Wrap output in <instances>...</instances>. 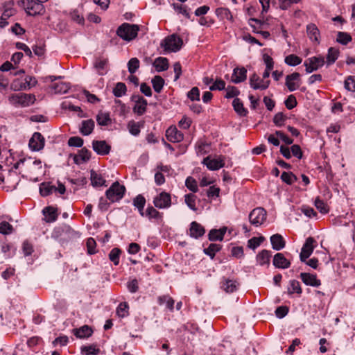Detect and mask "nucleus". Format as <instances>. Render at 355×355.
<instances>
[{"label":"nucleus","instance_id":"obj_1","mask_svg":"<svg viewBox=\"0 0 355 355\" xmlns=\"http://www.w3.org/2000/svg\"><path fill=\"white\" fill-rule=\"evenodd\" d=\"M18 5L21 6L29 16L42 15L45 12L44 5L35 0H20Z\"/></svg>","mask_w":355,"mask_h":355},{"label":"nucleus","instance_id":"obj_2","mask_svg":"<svg viewBox=\"0 0 355 355\" xmlns=\"http://www.w3.org/2000/svg\"><path fill=\"white\" fill-rule=\"evenodd\" d=\"M161 47L167 53L177 52L180 50L183 45L182 39L177 34H172L165 37L161 42Z\"/></svg>","mask_w":355,"mask_h":355},{"label":"nucleus","instance_id":"obj_3","mask_svg":"<svg viewBox=\"0 0 355 355\" xmlns=\"http://www.w3.org/2000/svg\"><path fill=\"white\" fill-rule=\"evenodd\" d=\"M10 104L16 107H28L35 101V96L31 94H13L8 97Z\"/></svg>","mask_w":355,"mask_h":355},{"label":"nucleus","instance_id":"obj_4","mask_svg":"<svg viewBox=\"0 0 355 355\" xmlns=\"http://www.w3.org/2000/svg\"><path fill=\"white\" fill-rule=\"evenodd\" d=\"M138 31L139 27L136 24H121L117 28L116 34L123 40L129 42L137 37Z\"/></svg>","mask_w":355,"mask_h":355},{"label":"nucleus","instance_id":"obj_5","mask_svg":"<svg viewBox=\"0 0 355 355\" xmlns=\"http://www.w3.org/2000/svg\"><path fill=\"white\" fill-rule=\"evenodd\" d=\"M21 165L25 166L27 172L31 174H37L42 171V162L40 159H33L31 157L20 159L14 165L15 168H18Z\"/></svg>","mask_w":355,"mask_h":355},{"label":"nucleus","instance_id":"obj_6","mask_svg":"<svg viewBox=\"0 0 355 355\" xmlns=\"http://www.w3.org/2000/svg\"><path fill=\"white\" fill-rule=\"evenodd\" d=\"M125 191V187L121 185L118 182H115L106 191V198L112 202H117L123 198Z\"/></svg>","mask_w":355,"mask_h":355},{"label":"nucleus","instance_id":"obj_7","mask_svg":"<svg viewBox=\"0 0 355 355\" xmlns=\"http://www.w3.org/2000/svg\"><path fill=\"white\" fill-rule=\"evenodd\" d=\"M266 211L261 207L254 209L249 214V220L250 223L258 227L263 223L266 219Z\"/></svg>","mask_w":355,"mask_h":355},{"label":"nucleus","instance_id":"obj_8","mask_svg":"<svg viewBox=\"0 0 355 355\" xmlns=\"http://www.w3.org/2000/svg\"><path fill=\"white\" fill-rule=\"evenodd\" d=\"M317 245L316 241L313 237H308L304 244L302 246L301 250V252L300 254V261L302 262H305L306 259H308L312 254L314 248Z\"/></svg>","mask_w":355,"mask_h":355},{"label":"nucleus","instance_id":"obj_9","mask_svg":"<svg viewBox=\"0 0 355 355\" xmlns=\"http://www.w3.org/2000/svg\"><path fill=\"white\" fill-rule=\"evenodd\" d=\"M154 206L158 209H167L171 205V195L165 191L161 192L153 199Z\"/></svg>","mask_w":355,"mask_h":355},{"label":"nucleus","instance_id":"obj_10","mask_svg":"<svg viewBox=\"0 0 355 355\" xmlns=\"http://www.w3.org/2000/svg\"><path fill=\"white\" fill-rule=\"evenodd\" d=\"M93 65L99 76H104L108 71V58L103 56L96 57L94 61Z\"/></svg>","mask_w":355,"mask_h":355},{"label":"nucleus","instance_id":"obj_11","mask_svg":"<svg viewBox=\"0 0 355 355\" xmlns=\"http://www.w3.org/2000/svg\"><path fill=\"white\" fill-rule=\"evenodd\" d=\"M324 64V59L323 57H311L304 62L306 67V72L310 73L316 71Z\"/></svg>","mask_w":355,"mask_h":355},{"label":"nucleus","instance_id":"obj_12","mask_svg":"<svg viewBox=\"0 0 355 355\" xmlns=\"http://www.w3.org/2000/svg\"><path fill=\"white\" fill-rule=\"evenodd\" d=\"M202 164L206 165L208 169L211 171H216L225 166V160L222 156H219L217 158L214 159H211L208 156L204 158Z\"/></svg>","mask_w":355,"mask_h":355},{"label":"nucleus","instance_id":"obj_13","mask_svg":"<svg viewBox=\"0 0 355 355\" xmlns=\"http://www.w3.org/2000/svg\"><path fill=\"white\" fill-rule=\"evenodd\" d=\"M249 83L250 87L254 89L264 90L269 87L270 80H264L263 79L260 78L257 74L254 73L250 77Z\"/></svg>","mask_w":355,"mask_h":355},{"label":"nucleus","instance_id":"obj_14","mask_svg":"<svg viewBox=\"0 0 355 355\" xmlns=\"http://www.w3.org/2000/svg\"><path fill=\"white\" fill-rule=\"evenodd\" d=\"M29 147L31 150L39 151L44 146V138L40 132H35L29 141Z\"/></svg>","mask_w":355,"mask_h":355},{"label":"nucleus","instance_id":"obj_15","mask_svg":"<svg viewBox=\"0 0 355 355\" xmlns=\"http://www.w3.org/2000/svg\"><path fill=\"white\" fill-rule=\"evenodd\" d=\"M300 278L303 283L306 286L318 287L321 285V281L317 278V275L315 274L302 272L300 273Z\"/></svg>","mask_w":355,"mask_h":355},{"label":"nucleus","instance_id":"obj_16","mask_svg":"<svg viewBox=\"0 0 355 355\" xmlns=\"http://www.w3.org/2000/svg\"><path fill=\"white\" fill-rule=\"evenodd\" d=\"M167 139L173 143L180 142L183 140V134L175 126L169 127L166 132Z\"/></svg>","mask_w":355,"mask_h":355},{"label":"nucleus","instance_id":"obj_17","mask_svg":"<svg viewBox=\"0 0 355 355\" xmlns=\"http://www.w3.org/2000/svg\"><path fill=\"white\" fill-rule=\"evenodd\" d=\"M300 73L297 72L286 76V85L290 92L295 91L300 87Z\"/></svg>","mask_w":355,"mask_h":355},{"label":"nucleus","instance_id":"obj_18","mask_svg":"<svg viewBox=\"0 0 355 355\" xmlns=\"http://www.w3.org/2000/svg\"><path fill=\"white\" fill-rule=\"evenodd\" d=\"M272 263L275 268L281 269L288 268L291 266V261L282 253H277L274 256Z\"/></svg>","mask_w":355,"mask_h":355},{"label":"nucleus","instance_id":"obj_19","mask_svg":"<svg viewBox=\"0 0 355 355\" xmlns=\"http://www.w3.org/2000/svg\"><path fill=\"white\" fill-rule=\"evenodd\" d=\"M94 150L98 155H105L109 154L111 147L105 141H94L92 142Z\"/></svg>","mask_w":355,"mask_h":355},{"label":"nucleus","instance_id":"obj_20","mask_svg":"<svg viewBox=\"0 0 355 355\" xmlns=\"http://www.w3.org/2000/svg\"><path fill=\"white\" fill-rule=\"evenodd\" d=\"M205 233V228L198 223L193 221L190 225L189 235L194 239L202 236Z\"/></svg>","mask_w":355,"mask_h":355},{"label":"nucleus","instance_id":"obj_21","mask_svg":"<svg viewBox=\"0 0 355 355\" xmlns=\"http://www.w3.org/2000/svg\"><path fill=\"white\" fill-rule=\"evenodd\" d=\"M147 104V101L142 96H137L133 112L138 115L144 114L146 111Z\"/></svg>","mask_w":355,"mask_h":355},{"label":"nucleus","instance_id":"obj_22","mask_svg":"<svg viewBox=\"0 0 355 355\" xmlns=\"http://www.w3.org/2000/svg\"><path fill=\"white\" fill-rule=\"evenodd\" d=\"M247 78V70L244 67L235 68L234 69L232 81L236 84L240 83L245 80Z\"/></svg>","mask_w":355,"mask_h":355},{"label":"nucleus","instance_id":"obj_23","mask_svg":"<svg viewBox=\"0 0 355 355\" xmlns=\"http://www.w3.org/2000/svg\"><path fill=\"white\" fill-rule=\"evenodd\" d=\"M215 12L219 21H234L235 19L228 8H218L216 9Z\"/></svg>","mask_w":355,"mask_h":355},{"label":"nucleus","instance_id":"obj_24","mask_svg":"<svg viewBox=\"0 0 355 355\" xmlns=\"http://www.w3.org/2000/svg\"><path fill=\"white\" fill-rule=\"evenodd\" d=\"M307 35L311 40L320 42V34L318 28L315 24H309L306 26Z\"/></svg>","mask_w":355,"mask_h":355},{"label":"nucleus","instance_id":"obj_25","mask_svg":"<svg viewBox=\"0 0 355 355\" xmlns=\"http://www.w3.org/2000/svg\"><path fill=\"white\" fill-rule=\"evenodd\" d=\"M270 243L272 248L277 251L283 249L286 245L284 238L279 234L271 236Z\"/></svg>","mask_w":355,"mask_h":355},{"label":"nucleus","instance_id":"obj_26","mask_svg":"<svg viewBox=\"0 0 355 355\" xmlns=\"http://www.w3.org/2000/svg\"><path fill=\"white\" fill-rule=\"evenodd\" d=\"M13 5V1H10L5 5L4 10L1 16L0 17V22H6L7 19H8L11 16L15 15V10L12 8Z\"/></svg>","mask_w":355,"mask_h":355},{"label":"nucleus","instance_id":"obj_27","mask_svg":"<svg viewBox=\"0 0 355 355\" xmlns=\"http://www.w3.org/2000/svg\"><path fill=\"white\" fill-rule=\"evenodd\" d=\"M270 252L267 250H262L261 252L258 253L257 255L256 259L257 262L260 266L270 264Z\"/></svg>","mask_w":355,"mask_h":355},{"label":"nucleus","instance_id":"obj_28","mask_svg":"<svg viewBox=\"0 0 355 355\" xmlns=\"http://www.w3.org/2000/svg\"><path fill=\"white\" fill-rule=\"evenodd\" d=\"M42 212L44 216V220L47 223H53L58 218L56 209L52 207H45Z\"/></svg>","mask_w":355,"mask_h":355},{"label":"nucleus","instance_id":"obj_29","mask_svg":"<svg viewBox=\"0 0 355 355\" xmlns=\"http://www.w3.org/2000/svg\"><path fill=\"white\" fill-rule=\"evenodd\" d=\"M90 152L86 148H82L79 153L75 155L73 159L76 164H81L90 158Z\"/></svg>","mask_w":355,"mask_h":355},{"label":"nucleus","instance_id":"obj_30","mask_svg":"<svg viewBox=\"0 0 355 355\" xmlns=\"http://www.w3.org/2000/svg\"><path fill=\"white\" fill-rule=\"evenodd\" d=\"M94 128V121L92 119L85 120L82 121L80 131L83 135H90Z\"/></svg>","mask_w":355,"mask_h":355},{"label":"nucleus","instance_id":"obj_31","mask_svg":"<svg viewBox=\"0 0 355 355\" xmlns=\"http://www.w3.org/2000/svg\"><path fill=\"white\" fill-rule=\"evenodd\" d=\"M153 65L157 71L161 72L168 68V61L166 58L159 57L155 59Z\"/></svg>","mask_w":355,"mask_h":355},{"label":"nucleus","instance_id":"obj_32","mask_svg":"<svg viewBox=\"0 0 355 355\" xmlns=\"http://www.w3.org/2000/svg\"><path fill=\"white\" fill-rule=\"evenodd\" d=\"M144 125V121L135 122L132 120L128 123V129L130 133L134 136H137L140 133V129Z\"/></svg>","mask_w":355,"mask_h":355},{"label":"nucleus","instance_id":"obj_33","mask_svg":"<svg viewBox=\"0 0 355 355\" xmlns=\"http://www.w3.org/2000/svg\"><path fill=\"white\" fill-rule=\"evenodd\" d=\"M91 182L93 187H101L105 184V180L102 177L100 173L94 171V170L91 171Z\"/></svg>","mask_w":355,"mask_h":355},{"label":"nucleus","instance_id":"obj_34","mask_svg":"<svg viewBox=\"0 0 355 355\" xmlns=\"http://www.w3.org/2000/svg\"><path fill=\"white\" fill-rule=\"evenodd\" d=\"M74 334L76 337L80 338H85L90 336L92 334V330L87 325H84L79 329H73Z\"/></svg>","mask_w":355,"mask_h":355},{"label":"nucleus","instance_id":"obj_35","mask_svg":"<svg viewBox=\"0 0 355 355\" xmlns=\"http://www.w3.org/2000/svg\"><path fill=\"white\" fill-rule=\"evenodd\" d=\"M239 283L236 280L225 279L222 284V288L226 293H233L237 290Z\"/></svg>","mask_w":355,"mask_h":355},{"label":"nucleus","instance_id":"obj_36","mask_svg":"<svg viewBox=\"0 0 355 355\" xmlns=\"http://www.w3.org/2000/svg\"><path fill=\"white\" fill-rule=\"evenodd\" d=\"M144 216H146L148 219H156V220H162V214L159 212L155 208L152 206H149L147 207L146 211L144 212Z\"/></svg>","mask_w":355,"mask_h":355},{"label":"nucleus","instance_id":"obj_37","mask_svg":"<svg viewBox=\"0 0 355 355\" xmlns=\"http://www.w3.org/2000/svg\"><path fill=\"white\" fill-rule=\"evenodd\" d=\"M295 293L300 295L302 293V290L300 282L295 279H292L290 280L288 283V293L292 295Z\"/></svg>","mask_w":355,"mask_h":355},{"label":"nucleus","instance_id":"obj_38","mask_svg":"<svg viewBox=\"0 0 355 355\" xmlns=\"http://www.w3.org/2000/svg\"><path fill=\"white\" fill-rule=\"evenodd\" d=\"M146 204V199L141 195H138L133 200V205L137 207L141 216H144V208Z\"/></svg>","mask_w":355,"mask_h":355},{"label":"nucleus","instance_id":"obj_39","mask_svg":"<svg viewBox=\"0 0 355 355\" xmlns=\"http://www.w3.org/2000/svg\"><path fill=\"white\" fill-rule=\"evenodd\" d=\"M69 88V85L64 82L55 83L51 86V89L54 90V93L60 94L67 93Z\"/></svg>","mask_w":355,"mask_h":355},{"label":"nucleus","instance_id":"obj_40","mask_svg":"<svg viewBox=\"0 0 355 355\" xmlns=\"http://www.w3.org/2000/svg\"><path fill=\"white\" fill-rule=\"evenodd\" d=\"M339 53L340 52L338 49L334 47L329 48L328 50V53L327 55V65H331L334 64L338 59Z\"/></svg>","mask_w":355,"mask_h":355},{"label":"nucleus","instance_id":"obj_41","mask_svg":"<svg viewBox=\"0 0 355 355\" xmlns=\"http://www.w3.org/2000/svg\"><path fill=\"white\" fill-rule=\"evenodd\" d=\"M232 105L237 114L240 116H246L248 111L244 108L243 104L239 98H235L233 100Z\"/></svg>","mask_w":355,"mask_h":355},{"label":"nucleus","instance_id":"obj_42","mask_svg":"<svg viewBox=\"0 0 355 355\" xmlns=\"http://www.w3.org/2000/svg\"><path fill=\"white\" fill-rule=\"evenodd\" d=\"M56 190V187L49 183L43 182L40 185V193L42 196H47Z\"/></svg>","mask_w":355,"mask_h":355},{"label":"nucleus","instance_id":"obj_43","mask_svg":"<svg viewBox=\"0 0 355 355\" xmlns=\"http://www.w3.org/2000/svg\"><path fill=\"white\" fill-rule=\"evenodd\" d=\"M151 83L153 85V87L156 92L159 93L163 89L164 80L161 76H155L152 79Z\"/></svg>","mask_w":355,"mask_h":355},{"label":"nucleus","instance_id":"obj_44","mask_svg":"<svg viewBox=\"0 0 355 355\" xmlns=\"http://www.w3.org/2000/svg\"><path fill=\"white\" fill-rule=\"evenodd\" d=\"M96 121L99 125H107L111 122L108 113L99 112L96 116Z\"/></svg>","mask_w":355,"mask_h":355},{"label":"nucleus","instance_id":"obj_45","mask_svg":"<svg viewBox=\"0 0 355 355\" xmlns=\"http://www.w3.org/2000/svg\"><path fill=\"white\" fill-rule=\"evenodd\" d=\"M221 249V246L219 244L211 243L208 248L204 249V252L207 255L209 256L211 259L215 257L216 252Z\"/></svg>","mask_w":355,"mask_h":355},{"label":"nucleus","instance_id":"obj_46","mask_svg":"<svg viewBox=\"0 0 355 355\" xmlns=\"http://www.w3.org/2000/svg\"><path fill=\"white\" fill-rule=\"evenodd\" d=\"M352 41L351 35L345 32H338L337 33L336 42L343 44L347 45L349 42Z\"/></svg>","mask_w":355,"mask_h":355},{"label":"nucleus","instance_id":"obj_47","mask_svg":"<svg viewBox=\"0 0 355 355\" xmlns=\"http://www.w3.org/2000/svg\"><path fill=\"white\" fill-rule=\"evenodd\" d=\"M127 88L124 83H118L113 89V94L116 97H121L126 93Z\"/></svg>","mask_w":355,"mask_h":355},{"label":"nucleus","instance_id":"obj_48","mask_svg":"<svg viewBox=\"0 0 355 355\" xmlns=\"http://www.w3.org/2000/svg\"><path fill=\"white\" fill-rule=\"evenodd\" d=\"M281 179L288 184H292L297 180V177L291 172H283L281 175Z\"/></svg>","mask_w":355,"mask_h":355},{"label":"nucleus","instance_id":"obj_49","mask_svg":"<svg viewBox=\"0 0 355 355\" xmlns=\"http://www.w3.org/2000/svg\"><path fill=\"white\" fill-rule=\"evenodd\" d=\"M285 62L289 66H297L302 62V59L296 55L291 54L285 58Z\"/></svg>","mask_w":355,"mask_h":355},{"label":"nucleus","instance_id":"obj_50","mask_svg":"<svg viewBox=\"0 0 355 355\" xmlns=\"http://www.w3.org/2000/svg\"><path fill=\"white\" fill-rule=\"evenodd\" d=\"M315 206L318 210L322 214H327L329 211V207L327 203L323 200L317 198L315 200Z\"/></svg>","mask_w":355,"mask_h":355},{"label":"nucleus","instance_id":"obj_51","mask_svg":"<svg viewBox=\"0 0 355 355\" xmlns=\"http://www.w3.org/2000/svg\"><path fill=\"white\" fill-rule=\"evenodd\" d=\"M121 252V251L120 249L115 248H113L109 254L110 260L112 261L115 266L118 265L119 263Z\"/></svg>","mask_w":355,"mask_h":355},{"label":"nucleus","instance_id":"obj_52","mask_svg":"<svg viewBox=\"0 0 355 355\" xmlns=\"http://www.w3.org/2000/svg\"><path fill=\"white\" fill-rule=\"evenodd\" d=\"M185 203L192 210L196 211L197 209L196 206V196L192 193L185 195Z\"/></svg>","mask_w":355,"mask_h":355},{"label":"nucleus","instance_id":"obj_53","mask_svg":"<svg viewBox=\"0 0 355 355\" xmlns=\"http://www.w3.org/2000/svg\"><path fill=\"white\" fill-rule=\"evenodd\" d=\"M13 227L6 221L0 223V233L4 235L10 234L13 232Z\"/></svg>","mask_w":355,"mask_h":355},{"label":"nucleus","instance_id":"obj_54","mask_svg":"<svg viewBox=\"0 0 355 355\" xmlns=\"http://www.w3.org/2000/svg\"><path fill=\"white\" fill-rule=\"evenodd\" d=\"M264 240V237L260 236V237H253L248 240V247L249 248H251L252 250H255L257 248H258L261 243Z\"/></svg>","mask_w":355,"mask_h":355},{"label":"nucleus","instance_id":"obj_55","mask_svg":"<svg viewBox=\"0 0 355 355\" xmlns=\"http://www.w3.org/2000/svg\"><path fill=\"white\" fill-rule=\"evenodd\" d=\"M128 71L133 74L139 67V60L137 58H131L128 63Z\"/></svg>","mask_w":355,"mask_h":355},{"label":"nucleus","instance_id":"obj_56","mask_svg":"<svg viewBox=\"0 0 355 355\" xmlns=\"http://www.w3.org/2000/svg\"><path fill=\"white\" fill-rule=\"evenodd\" d=\"M160 304H166L167 307L172 311L173 309L174 300L168 295H163L159 297Z\"/></svg>","mask_w":355,"mask_h":355},{"label":"nucleus","instance_id":"obj_57","mask_svg":"<svg viewBox=\"0 0 355 355\" xmlns=\"http://www.w3.org/2000/svg\"><path fill=\"white\" fill-rule=\"evenodd\" d=\"M10 88L14 91L25 90L24 80L20 78L15 79L10 85Z\"/></svg>","mask_w":355,"mask_h":355},{"label":"nucleus","instance_id":"obj_58","mask_svg":"<svg viewBox=\"0 0 355 355\" xmlns=\"http://www.w3.org/2000/svg\"><path fill=\"white\" fill-rule=\"evenodd\" d=\"M185 185L192 192L196 193L198 191L197 182L192 177H188L186 179Z\"/></svg>","mask_w":355,"mask_h":355},{"label":"nucleus","instance_id":"obj_59","mask_svg":"<svg viewBox=\"0 0 355 355\" xmlns=\"http://www.w3.org/2000/svg\"><path fill=\"white\" fill-rule=\"evenodd\" d=\"M117 315L121 318H124L128 314V305L126 302L121 303L116 309Z\"/></svg>","mask_w":355,"mask_h":355},{"label":"nucleus","instance_id":"obj_60","mask_svg":"<svg viewBox=\"0 0 355 355\" xmlns=\"http://www.w3.org/2000/svg\"><path fill=\"white\" fill-rule=\"evenodd\" d=\"M187 97L191 101H200V90L197 87H193L188 93Z\"/></svg>","mask_w":355,"mask_h":355},{"label":"nucleus","instance_id":"obj_61","mask_svg":"<svg viewBox=\"0 0 355 355\" xmlns=\"http://www.w3.org/2000/svg\"><path fill=\"white\" fill-rule=\"evenodd\" d=\"M286 119V116L282 112H278L275 115L273 122L277 126L280 127L284 125Z\"/></svg>","mask_w":355,"mask_h":355},{"label":"nucleus","instance_id":"obj_62","mask_svg":"<svg viewBox=\"0 0 355 355\" xmlns=\"http://www.w3.org/2000/svg\"><path fill=\"white\" fill-rule=\"evenodd\" d=\"M25 90L34 87L37 84V80L35 77L27 76L24 79Z\"/></svg>","mask_w":355,"mask_h":355},{"label":"nucleus","instance_id":"obj_63","mask_svg":"<svg viewBox=\"0 0 355 355\" xmlns=\"http://www.w3.org/2000/svg\"><path fill=\"white\" fill-rule=\"evenodd\" d=\"M225 88V83L222 79H217L212 85L209 87L211 91L223 90Z\"/></svg>","mask_w":355,"mask_h":355},{"label":"nucleus","instance_id":"obj_64","mask_svg":"<svg viewBox=\"0 0 355 355\" xmlns=\"http://www.w3.org/2000/svg\"><path fill=\"white\" fill-rule=\"evenodd\" d=\"M345 87L349 91L355 92V80L352 76H349L345 80Z\"/></svg>","mask_w":355,"mask_h":355}]
</instances>
